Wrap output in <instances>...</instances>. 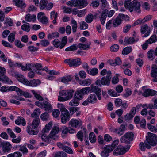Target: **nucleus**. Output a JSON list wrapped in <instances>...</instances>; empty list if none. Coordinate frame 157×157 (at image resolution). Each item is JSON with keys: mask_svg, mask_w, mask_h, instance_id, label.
Returning <instances> with one entry per match:
<instances>
[{"mask_svg": "<svg viewBox=\"0 0 157 157\" xmlns=\"http://www.w3.org/2000/svg\"><path fill=\"white\" fill-rule=\"evenodd\" d=\"M148 136H147L146 140L144 142L145 145L147 149L151 148V146H154L157 143V136L154 134L149 132H148Z\"/></svg>", "mask_w": 157, "mask_h": 157, "instance_id": "nucleus-1", "label": "nucleus"}, {"mask_svg": "<svg viewBox=\"0 0 157 157\" xmlns=\"http://www.w3.org/2000/svg\"><path fill=\"white\" fill-rule=\"evenodd\" d=\"M111 71L109 70L106 76L103 77L101 80L98 79L95 82L96 85L101 86V85L109 86L111 78Z\"/></svg>", "mask_w": 157, "mask_h": 157, "instance_id": "nucleus-2", "label": "nucleus"}, {"mask_svg": "<svg viewBox=\"0 0 157 157\" xmlns=\"http://www.w3.org/2000/svg\"><path fill=\"white\" fill-rule=\"evenodd\" d=\"M90 87H86L79 90H77L75 93L74 95V98L78 100H81L83 98L85 94H87L90 91Z\"/></svg>", "mask_w": 157, "mask_h": 157, "instance_id": "nucleus-3", "label": "nucleus"}, {"mask_svg": "<svg viewBox=\"0 0 157 157\" xmlns=\"http://www.w3.org/2000/svg\"><path fill=\"white\" fill-rule=\"evenodd\" d=\"M133 137L134 134L133 133L128 132L121 138L120 141L121 143H124L127 144H128L133 140Z\"/></svg>", "mask_w": 157, "mask_h": 157, "instance_id": "nucleus-4", "label": "nucleus"}, {"mask_svg": "<svg viewBox=\"0 0 157 157\" xmlns=\"http://www.w3.org/2000/svg\"><path fill=\"white\" fill-rule=\"evenodd\" d=\"M64 62L67 63L69 66L73 67H76L81 63V59L79 58L75 59H67L65 60Z\"/></svg>", "mask_w": 157, "mask_h": 157, "instance_id": "nucleus-5", "label": "nucleus"}, {"mask_svg": "<svg viewBox=\"0 0 157 157\" xmlns=\"http://www.w3.org/2000/svg\"><path fill=\"white\" fill-rule=\"evenodd\" d=\"M60 129L58 126H54L52 127L51 131L49 134V136L54 140H57L59 138L58 134L60 131Z\"/></svg>", "mask_w": 157, "mask_h": 157, "instance_id": "nucleus-6", "label": "nucleus"}, {"mask_svg": "<svg viewBox=\"0 0 157 157\" xmlns=\"http://www.w3.org/2000/svg\"><path fill=\"white\" fill-rule=\"evenodd\" d=\"M74 90H63L59 92L60 95L64 96L67 100L71 99L73 97Z\"/></svg>", "mask_w": 157, "mask_h": 157, "instance_id": "nucleus-7", "label": "nucleus"}, {"mask_svg": "<svg viewBox=\"0 0 157 157\" xmlns=\"http://www.w3.org/2000/svg\"><path fill=\"white\" fill-rule=\"evenodd\" d=\"M124 16L123 14H120L115 19L113 20V26L117 27L121 24Z\"/></svg>", "mask_w": 157, "mask_h": 157, "instance_id": "nucleus-8", "label": "nucleus"}, {"mask_svg": "<svg viewBox=\"0 0 157 157\" xmlns=\"http://www.w3.org/2000/svg\"><path fill=\"white\" fill-rule=\"evenodd\" d=\"M126 152L125 147L121 145H119L115 149L113 154L114 155H118L124 154Z\"/></svg>", "mask_w": 157, "mask_h": 157, "instance_id": "nucleus-9", "label": "nucleus"}, {"mask_svg": "<svg viewBox=\"0 0 157 157\" xmlns=\"http://www.w3.org/2000/svg\"><path fill=\"white\" fill-rule=\"evenodd\" d=\"M142 94L144 97L153 96L157 95V91L149 89H146L144 90Z\"/></svg>", "mask_w": 157, "mask_h": 157, "instance_id": "nucleus-10", "label": "nucleus"}, {"mask_svg": "<svg viewBox=\"0 0 157 157\" xmlns=\"http://www.w3.org/2000/svg\"><path fill=\"white\" fill-rule=\"evenodd\" d=\"M70 115L68 111H64L61 113V121L62 123L65 124L68 121L70 118Z\"/></svg>", "mask_w": 157, "mask_h": 157, "instance_id": "nucleus-11", "label": "nucleus"}, {"mask_svg": "<svg viewBox=\"0 0 157 157\" xmlns=\"http://www.w3.org/2000/svg\"><path fill=\"white\" fill-rule=\"evenodd\" d=\"M88 4L87 0H76L75 2V6H78L82 8L86 6Z\"/></svg>", "mask_w": 157, "mask_h": 157, "instance_id": "nucleus-12", "label": "nucleus"}, {"mask_svg": "<svg viewBox=\"0 0 157 157\" xmlns=\"http://www.w3.org/2000/svg\"><path fill=\"white\" fill-rule=\"evenodd\" d=\"M90 90L92 92H95L98 97V99L100 100L101 99V90L100 88H98L95 86H91Z\"/></svg>", "mask_w": 157, "mask_h": 157, "instance_id": "nucleus-13", "label": "nucleus"}, {"mask_svg": "<svg viewBox=\"0 0 157 157\" xmlns=\"http://www.w3.org/2000/svg\"><path fill=\"white\" fill-rule=\"evenodd\" d=\"M69 125L72 127L76 128L78 126L82 125V122L80 120L72 119L69 121Z\"/></svg>", "mask_w": 157, "mask_h": 157, "instance_id": "nucleus-14", "label": "nucleus"}, {"mask_svg": "<svg viewBox=\"0 0 157 157\" xmlns=\"http://www.w3.org/2000/svg\"><path fill=\"white\" fill-rule=\"evenodd\" d=\"M131 6L134 8L135 10L137 13L140 12V2L136 0H134L132 2Z\"/></svg>", "mask_w": 157, "mask_h": 157, "instance_id": "nucleus-15", "label": "nucleus"}, {"mask_svg": "<svg viewBox=\"0 0 157 157\" xmlns=\"http://www.w3.org/2000/svg\"><path fill=\"white\" fill-rule=\"evenodd\" d=\"M125 129V126L124 125L121 124L119 128L113 129V132L121 136L124 133Z\"/></svg>", "mask_w": 157, "mask_h": 157, "instance_id": "nucleus-16", "label": "nucleus"}, {"mask_svg": "<svg viewBox=\"0 0 157 157\" xmlns=\"http://www.w3.org/2000/svg\"><path fill=\"white\" fill-rule=\"evenodd\" d=\"M136 113V109L135 107H133L129 113L126 114L124 116L126 120H131L134 116Z\"/></svg>", "mask_w": 157, "mask_h": 157, "instance_id": "nucleus-17", "label": "nucleus"}, {"mask_svg": "<svg viewBox=\"0 0 157 157\" xmlns=\"http://www.w3.org/2000/svg\"><path fill=\"white\" fill-rule=\"evenodd\" d=\"M15 77L19 82L27 85V82H28V81L24 78L23 75H21L16 74L15 75Z\"/></svg>", "mask_w": 157, "mask_h": 157, "instance_id": "nucleus-18", "label": "nucleus"}, {"mask_svg": "<svg viewBox=\"0 0 157 157\" xmlns=\"http://www.w3.org/2000/svg\"><path fill=\"white\" fill-rule=\"evenodd\" d=\"M88 101L89 103L94 104L97 101V99L96 94H90L88 97Z\"/></svg>", "mask_w": 157, "mask_h": 157, "instance_id": "nucleus-19", "label": "nucleus"}, {"mask_svg": "<svg viewBox=\"0 0 157 157\" xmlns=\"http://www.w3.org/2000/svg\"><path fill=\"white\" fill-rule=\"evenodd\" d=\"M40 81L39 79H34L30 82L28 81L27 85L29 86H36L40 83Z\"/></svg>", "mask_w": 157, "mask_h": 157, "instance_id": "nucleus-20", "label": "nucleus"}, {"mask_svg": "<svg viewBox=\"0 0 157 157\" xmlns=\"http://www.w3.org/2000/svg\"><path fill=\"white\" fill-rule=\"evenodd\" d=\"M39 137L41 138L43 141L46 142L48 144H49L50 142L51 141L50 139L51 138L50 137L49 135L47 136L44 134H40L39 135Z\"/></svg>", "mask_w": 157, "mask_h": 157, "instance_id": "nucleus-21", "label": "nucleus"}, {"mask_svg": "<svg viewBox=\"0 0 157 157\" xmlns=\"http://www.w3.org/2000/svg\"><path fill=\"white\" fill-rule=\"evenodd\" d=\"M52 121H50L47 124L44 128L42 129V132L43 133L48 132L51 129L52 127Z\"/></svg>", "mask_w": 157, "mask_h": 157, "instance_id": "nucleus-22", "label": "nucleus"}, {"mask_svg": "<svg viewBox=\"0 0 157 157\" xmlns=\"http://www.w3.org/2000/svg\"><path fill=\"white\" fill-rule=\"evenodd\" d=\"M13 2L17 6L21 8L25 7L26 5L22 0H13Z\"/></svg>", "mask_w": 157, "mask_h": 157, "instance_id": "nucleus-23", "label": "nucleus"}, {"mask_svg": "<svg viewBox=\"0 0 157 157\" xmlns=\"http://www.w3.org/2000/svg\"><path fill=\"white\" fill-rule=\"evenodd\" d=\"M12 146L9 142L5 143L3 147V151L4 152H8L11 150Z\"/></svg>", "mask_w": 157, "mask_h": 157, "instance_id": "nucleus-24", "label": "nucleus"}, {"mask_svg": "<svg viewBox=\"0 0 157 157\" xmlns=\"http://www.w3.org/2000/svg\"><path fill=\"white\" fill-rule=\"evenodd\" d=\"M25 20L28 22L34 21L36 20V16L34 15H31L30 14H28L26 15Z\"/></svg>", "mask_w": 157, "mask_h": 157, "instance_id": "nucleus-25", "label": "nucleus"}, {"mask_svg": "<svg viewBox=\"0 0 157 157\" xmlns=\"http://www.w3.org/2000/svg\"><path fill=\"white\" fill-rule=\"evenodd\" d=\"M40 124V118H34L33 121L31 126L33 129L37 128L39 125Z\"/></svg>", "mask_w": 157, "mask_h": 157, "instance_id": "nucleus-26", "label": "nucleus"}, {"mask_svg": "<svg viewBox=\"0 0 157 157\" xmlns=\"http://www.w3.org/2000/svg\"><path fill=\"white\" fill-rule=\"evenodd\" d=\"M40 109H36L31 114V117L32 118H39V115L40 114Z\"/></svg>", "mask_w": 157, "mask_h": 157, "instance_id": "nucleus-27", "label": "nucleus"}, {"mask_svg": "<svg viewBox=\"0 0 157 157\" xmlns=\"http://www.w3.org/2000/svg\"><path fill=\"white\" fill-rule=\"evenodd\" d=\"M52 105L49 102L46 101L43 102V109H44L46 111H49L52 109Z\"/></svg>", "mask_w": 157, "mask_h": 157, "instance_id": "nucleus-28", "label": "nucleus"}, {"mask_svg": "<svg viewBox=\"0 0 157 157\" xmlns=\"http://www.w3.org/2000/svg\"><path fill=\"white\" fill-rule=\"evenodd\" d=\"M0 80L3 82H7L9 83L12 82L9 78L4 75L2 76H0Z\"/></svg>", "mask_w": 157, "mask_h": 157, "instance_id": "nucleus-29", "label": "nucleus"}, {"mask_svg": "<svg viewBox=\"0 0 157 157\" xmlns=\"http://www.w3.org/2000/svg\"><path fill=\"white\" fill-rule=\"evenodd\" d=\"M88 73L92 75H97L98 72V70L96 68H94L89 70H87Z\"/></svg>", "mask_w": 157, "mask_h": 157, "instance_id": "nucleus-30", "label": "nucleus"}, {"mask_svg": "<svg viewBox=\"0 0 157 157\" xmlns=\"http://www.w3.org/2000/svg\"><path fill=\"white\" fill-rule=\"evenodd\" d=\"M98 15V17L100 18L101 23L102 25H104L105 23L107 16H105H105L104 14H101L100 15H99V14L97 13L95 14V16L97 17Z\"/></svg>", "mask_w": 157, "mask_h": 157, "instance_id": "nucleus-31", "label": "nucleus"}, {"mask_svg": "<svg viewBox=\"0 0 157 157\" xmlns=\"http://www.w3.org/2000/svg\"><path fill=\"white\" fill-rule=\"evenodd\" d=\"M79 28L81 30H85L87 29L88 27V25L85 22L82 21L79 23Z\"/></svg>", "mask_w": 157, "mask_h": 157, "instance_id": "nucleus-32", "label": "nucleus"}, {"mask_svg": "<svg viewBox=\"0 0 157 157\" xmlns=\"http://www.w3.org/2000/svg\"><path fill=\"white\" fill-rule=\"evenodd\" d=\"M132 48L131 47H126L123 49L122 51L123 55H125L129 54L132 51Z\"/></svg>", "mask_w": 157, "mask_h": 157, "instance_id": "nucleus-33", "label": "nucleus"}, {"mask_svg": "<svg viewBox=\"0 0 157 157\" xmlns=\"http://www.w3.org/2000/svg\"><path fill=\"white\" fill-rule=\"evenodd\" d=\"M154 54L155 52L152 50H151L148 52L147 57L149 60H152L155 59V56L154 55Z\"/></svg>", "mask_w": 157, "mask_h": 157, "instance_id": "nucleus-34", "label": "nucleus"}, {"mask_svg": "<svg viewBox=\"0 0 157 157\" xmlns=\"http://www.w3.org/2000/svg\"><path fill=\"white\" fill-rule=\"evenodd\" d=\"M72 79V77L70 76L64 77L61 78V82L65 83H67Z\"/></svg>", "mask_w": 157, "mask_h": 157, "instance_id": "nucleus-35", "label": "nucleus"}, {"mask_svg": "<svg viewBox=\"0 0 157 157\" xmlns=\"http://www.w3.org/2000/svg\"><path fill=\"white\" fill-rule=\"evenodd\" d=\"M94 19L93 15L92 14H88L85 18V21L87 23H91L93 21Z\"/></svg>", "mask_w": 157, "mask_h": 157, "instance_id": "nucleus-36", "label": "nucleus"}, {"mask_svg": "<svg viewBox=\"0 0 157 157\" xmlns=\"http://www.w3.org/2000/svg\"><path fill=\"white\" fill-rule=\"evenodd\" d=\"M91 81L90 79H86L83 80L82 81H79V83L82 85L88 86L90 84Z\"/></svg>", "mask_w": 157, "mask_h": 157, "instance_id": "nucleus-37", "label": "nucleus"}, {"mask_svg": "<svg viewBox=\"0 0 157 157\" xmlns=\"http://www.w3.org/2000/svg\"><path fill=\"white\" fill-rule=\"evenodd\" d=\"M48 1L46 0H41L40 3V7L41 9H44L46 7Z\"/></svg>", "mask_w": 157, "mask_h": 157, "instance_id": "nucleus-38", "label": "nucleus"}, {"mask_svg": "<svg viewBox=\"0 0 157 157\" xmlns=\"http://www.w3.org/2000/svg\"><path fill=\"white\" fill-rule=\"evenodd\" d=\"M78 100L76 98H74L72 99L69 103V105L72 106H78L79 104V102L78 101Z\"/></svg>", "mask_w": 157, "mask_h": 157, "instance_id": "nucleus-39", "label": "nucleus"}, {"mask_svg": "<svg viewBox=\"0 0 157 157\" xmlns=\"http://www.w3.org/2000/svg\"><path fill=\"white\" fill-rule=\"evenodd\" d=\"M15 123L18 125H20L21 123L23 126L25 125L26 124L25 120L22 117L16 120L15 121Z\"/></svg>", "mask_w": 157, "mask_h": 157, "instance_id": "nucleus-40", "label": "nucleus"}, {"mask_svg": "<svg viewBox=\"0 0 157 157\" xmlns=\"http://www.w3.org/2000/svg\"><path fill=\"white\" fill-rule=\"evenodd\" d=\"M27 131L29 134L31 135H36L37 134L38 132L37 131L32 130L30 126L29 125H28L27 126Z\"/></svg>", "mask_w": 157, "mask_h": 157, "instance_id": "nucleus-41", "label": "nucleus"}, {"mask_svg": "<svg viewBox=\"0 0 157 157\" xmlns=\"http://www.w3.org/2000/svg\"><path fill=\"white\" fill-rule=\"evenodd\" d=\"M135 41V40L133 37H131L128 38H125L124 42L128 44H132Z\"/></svg>", "mask_w": 157, "mask_h": 157, "instance_id": "nucleus-42", "label": "nucleus"}, {"mask_svg": "<svg viewBox=\"0 0 157 157\" xmlns=\"http://www.w3.org/2000/svg\"><path fill=\"white\" fill-rule=\"evenodd\" d=\"M71 24L73 32L75 33L76 31V29L77 28V24L76 21L74 20H73L71 21Z\"/></svg>", "mask_w": 157, "mask_h": 157, "instance_id": "nucleus-43", "label": "nucleus"}, {"mask_svg": "<svg viewBox=\"0 0 157 157\" xmlns=\"http://www.w3.org/2000/svg\"><path fill=\"white\" fill-rule=\"evenodd\" d=\"M67 40V37L66 36H65L62 38L61 42V45L60 46V48L62 49L66 44Z\"/></svg>", "mask_w": 157, "mask_h": 157, "instance_id": "nucleus-44", "label": "nucleus"}, {"mask_svg": "<svg viewBox=\"0 0 157 157\" xmlns=\"http://www.w3.org/2000/svg\"><path fill=\"white\" fill-rule=\"evenodd\" d=\"M78 46L80 49H82L84 50H86L87 49L90 48L89 45L82 43L79 44Z\"/></svg>", "mask_w": 157, "mask_h": 157, "instance_id": "nucleus-45", "label": "nucleus"}, {"mask_svg": "<svg viewBox=\"0 0 157 157\" xmlns=\"http://www.w3.org/2000/svg\"><path fill=\"white\" fill-rule=\"evenodd\" d=\"M57 107L59 109L61 112H63L64 111H68L67 109L65 108L64 105L61 103H59L57 105Z\"/></svg>", "mask_w": 157, "mask_h": 157, "instance_id": "nucleus-46", "label": "nucleus"}, {"mask_svg": "<svg viewBox=\"0 0 157 157\" xmlns=\"http://www.w3.org/2000/svg\"><path fill=\"white\" fill-rule=\"evenodd\" d=\"M18 94L20 95H23L26 98H30L31 97V96L30 93L26 92L23 91L21 89L19 93H18Z\"/></svg>", "mask_w": 157, "mask_h": 157, "instance_id": "nucleus-47", "label": "nucleus"}, {"mask_svg": "<svg viewBox=\"0 0 157 157\" xmlns=\"http://www.w3.org/2000/svg\"><path fill=\"white\" fill-rule=\"evenodd\" d=\"M89 138L90 141L91 143H94L96 141V138L95 134L92 132L90 133L89 136Z\"/></svg>", "mask_w": 157, "mask_h": 157, "instance_id": "nucleus-48", "label": "nucleus"}, {"mask_svg": "<svg viewBox=\"0 0 157 157\" xmlns=\"http://www.w3.org/2000/svg\"><path fill=\"white\" fill-rule=\"evenodd\" d=\"M31 92L34 94V96L39 100L40 101H43V98L39 94L36 93L34 90H31Z\"/></svg>", "mask_w": 157, "mask_h": 157, "instance_id": "nucleus-49", "label": "nucleus"}, {"mask_svg": "<svg viewBox=\"0 0 157 157\" xmlns=\"http://www.w3.org/2000/svg\"><path fill=\"white\" fill-rule=\"evenodd\" d=\"M157 40L156 35H154L152 36L151 38L147 40V42H149V44H151L155 42Z\"/></svg>", "mask_w": 157, "mask_h": 157, "instance_id": "nucleus-50", "label": "nucleus"}, {"mask_svg": "<svg viewBox=\"0 0 157 157\" xmlns=\"http://www.w3.org/2000/svg\"><path fill=\"white\" fill-rule=\"evenodd\" d=\"M67 154L63 151L57 152L55 154V157H66Z\"/></svg>", "mask_w": 157, "mask_h": 157, "instance_id": "nucleus-51", "label": "nucleus"}, {"mask_svg": "<svg viewBox=\"0 0 157 157\" xmlns=\"http://www.w3.org/2000/svg\"><path fill=\"white\" fill-rule=\"evenodd\" d=\"M78 48L76 44H73L69 47L65 49V51H73L76 50Z\"/></svg>", "mask_w": 157, "mask_h": 157, "instance_id": "nucleus-52", "label": "nucleus"}, {"mask_svg": "<svg viewBox=\"0 0 157 157\" xmlns=\"http://www.w3.org/2000/svg\"><path fill=\"white\" fill-rule=\"evenodd\" d=\"M59 34L58 32H55L48 35V38L52 39L55 37H59Z\"/></svg>", "mask_w": 157, "mask_h": 157, "instance_id": "nucleus-53", "label": "nucleus"}, {"mask_svg": "<svg viewBox=\"0 0 157 157\" xmlns=\"http://www.w3.org/2000/svg\"><path fill=\"white\" fill-rule=\"evenodd\" d=\"M49 117L48 114L47 112H45L42 114L40 116V118L43 121L46 120Z\"/></svg>", "mask_w": 157, "mask_h": 157, "instance_id": "nucleus-54", "label": "nucleus"}, {"mask_svg": "<svg viewBox=\"0 0 157 157\" xmlns=\"http://www.w3.org/2000/svg\"><path fill=\"white\" fill-rule=\"evenodd\" d=\"M152 70L151 71V76L155 77L157 76V68L152 67Z\"/></svg>", "mask_w": 157, "mask_h": 157, "instance_id": "nucleus-55", "label": "nucleus"}, {"mask_svg": "<svg viewBox=\"0 0 157 157\" xmlns=\"http://www.w3.org/2000/svg\"><path fill=\"white\" fill-rule=\"evenodd\" d=\"M53 44L55 47L58 48L60 46L61 43L58 39H56L53 41Z\"/></svg>", "mask_w": 157, "mask_h": 157, "instance_id": "nucleus-56", "label": "nucleus"}, {"mask_svg": "<svg viewBox=\"0 0 157 157\" xmlns=\"http://www.w3.org/2000/svg\"><path fill=\"white\" fill-rule=\"evenodd\" d=\"M147 127L151 131L153 132H157V129L155 127L151 125L150 124H147Z\"/></svg>", "mask_w": 157, "mask_h": 157, "instance_id": "nucleus-57", "label": "nucleus"}, {"mask_svg": "<svg viewBox=\"0 0 157 157\" xmlns=\"http://www.w3.org/2000/svg\"><path fill=\"white\" fill-rule=\"evenodd\" d=\"M15 40V34L13 33H10L8 37V41L11 43L14 42Z\"/></svg>", "mask_w": 157, "mask_h": 157, "instance_id": "nucleus-58", "label": "nucleus"}, {"mask_svg": "<svg viewBox=\"0 0 157 157\" xmlns=\"http://www.w3.org/2000/svg\"><path fill=\"white\" fill-rule=\"evenodd\" d=\"M142 107L143 108L149 109H154L155 107L152 104H144L142 105Z\"/></svg>", "mask_w": 157, "mask_h": 157, "instance_id": "nucleus-59", "label": "nucleus"}, {"mask_svg": "<svg viewBox=\"0 0 157 157\" xmlns=\"http://www.w3.org/2000/svg\"><path fill=\"white\" fill-rule=\"evenodd\" d=\"M77 138L80 140V141H82L83 138V133L81 131H79L76 135Z\"/></svg>", "mask_w": 157, "mask_h": 157, "instance_id": "nucleus-60", "label": "nucleus"}, {"mask_svg": "<svg viewBox=\"0 0 157 157\" xmlns=\"http://www.w3.org/2000/svg\"><path fill=\"white\" fill-rule=\"evenodd\" d=\"M7 132L9 135L11 137L13 138H15L16 137V136L14 133L10 128H8L7 129Z\"/></svg>", "mask_w": 157, "mask_h": 157, "instance_id": "nucleus-61", "label": "nucleus"}, {"mask_svg": "<svg viewBox=\"0 0 157 157\" xmlns=\"http://www.w3.org/2000/svg\"><path fill=\"white\" fill-rule=\"evenodd\" d=\"M52 114L54 117L56 118L60 114L59 111L58 109H54L52 112Z\"/></svg>", "mask_w": 157, "mask_h": 157, "instance_id": "nucleus-62", "label": "nucleus"}, {"mask_svg": "<svg viewBox=\"0 0 157 157\" xmlns=\"http://www.w3.org/2000/svg\"><path fill=\"white\" fill-rule=\"evenodd\" d=\"M108 94L111 96L116 97L119 95V94L116 93L113 90H109L108 91Z\"/></svg>", "mask_w": 157, "mask_h": 157, "instance_id": "nucleus-63", "label": "nucleus"}, {"mask_svg": "<svg viewBox=\"0 0 157 157\" xmlns=\"http://www.w3.org/2000/svg\"><path fill=\"white\" fill-rule=\"evenodd\" d=\"M119 49V46L117 44H114L110 48V50L113 52L117 51Z\"/></svg>", "mask_w": 157, "mask_h": 157, "instance_id": "nucleus-64", "label": "nucleus"}]
</instances>
